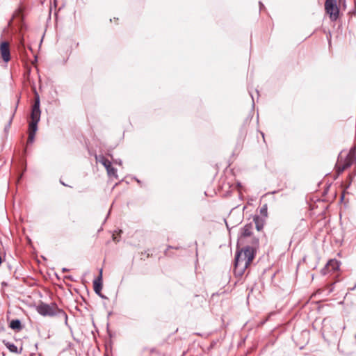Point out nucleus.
Returning <instances> with one entry per match:
<instances>
[{
	"label": "nucleus",
	"mask_w": 356,
	"mask_h": 356,
	"mask_svg": "<svg viewBox=\"0 0 356 356\" xmlns=\"http://www.w3.org/2000/svg\"><path fill=\"white\" fill-rule=\"evenodd\" d=\"M339 261L336 259H330L326 266L321 270V273L325 275L327 273L335 272L339 270Z\"/></svg>",
	"instance_id": "obj_5"
},
{
	"label": "nucleus",
	"mask_w": 356,
	"mask_h": 356,
	"mask_svg": "<svg viewBox=\"0 0 356 356\" xmlns=\"http://www.w3.org/2000/svg\"><path fill=\"white\" fill-rule=\"evenodd\" d=\"M115 163H118V164H119V165H121L122 161H115Z\"/></svg>",
	"instance_id": "obj_18"
},
{
	"label": "nucleus",
	"mask_w": 356,
	"mask_h": 356,
	"mask_svg": "<svg viewBox=\"0 0 356 356\" xmlns=\"http://www.w3.org/2000/svg\"><path fill=\"white\" fill-rule=\"evenodd\" d=\"M325 9L330 15L331 20L335 21L339 15V10L337 5L336 0H326L325 3Z\"/></svg>",
	"instance_id": "obj_3"
},
{
	"label": "nucleus",
	"mask_w": 356,
	"mask_h": 356,
	"mask_svg": "<svg viewBox=\"0 0 356 356\" xmlns=\"http://www.w3.org/2000/svg\"><path fill=\"white\" fill-rule=\"evenodd\" d=\"M40 99H39V97L37 96L36 99H35V104L32 108L31 120L40 121Z\"/></svg>",
	"instance_id": "obj_7"
},
{
	"label": "nucleus",
	"mask_w": 356,
	"mask_h": 356,
	"mask_svg": "<svg viewBox=\"0 0 356 356\" xmlns=\"http://www.w3.org/2000/svg\"><path fill=\"white\" fill-rule=\"evenodd\" d=\"M107 174L109 177H114L118 178L117 171L116 170L112 167V165L106 170Z\"/></svg>",
	"instance_id": "obj_14"
},
{
	"label": "nucleus",
	"mask_w": 356,
	"mask_h": 356,
	"mask_svg": "<svg viewBox=\"0 0 356 356\" xmlns=\"http://www.w3.org/2000/svg\"><path fill=\"white\" fill-rule=\"evenodd\" d=\"M39 121H34L31 120V122L29 123V132L35 133L36 132L38 129V123Z\"/></svg>",
	"instance_id": "obj_13"
},
{
	"label": "nucleus",
	"mask_w": 356,
	"mask_h": 356,
	"mask_svg": "<svg viewBox=\"0 0 356 356\" xmlns=\"http://www.w3.org/2000/svg\"><path fill=\"white\" fill-rule=\"evenodd\" d=\"M67 271H68V269H67L65 268H63V272H67Z\"/></svg>",
	"instance_id": "obj_19"
},
{
	"label": "nucleus",
	"mask_w": 356,
	"mask_h": 356,
	"mask_svg": "<svg viewBox=\"0 0 356 356\" xmlns=\"http://www.w3.org/2000/svg\"><path fill=\"white\" fill-rule=\"evenodd\" d=\"M339 3H342L343 1V0H339Z\"/></svg>",
	"instance_id": "obj_20"
},
{
	"label": "nucleus",
	"mask_w": 356,
	"mask_h": 356,
	"mask_svg": "<svg viewBox=\"0 0 356 356\" xmlns=\"http://www.w3.org/2000/svg\"><path fill=\"white\" fill-rule=\"evenodd\" d=\"M36 310L40 315L44 316H54L61 312L56 304L48 305L42 303L37 306Z\"/></svg>",
	"instance_id": "obj_2"
},
{
	"label": "nucleus",
	"mask_w": 356,
	"mask_h": 356,
	"mask_svg": "<svg viewBox=\"0 0 356 356\" xmlns=\"http://www.w3.org/2000/svg\"><path fill=\"white\" fill-rule=\"evenodd\" d=\"M254 221L255 222L256 228L258 231H260L263 228V224L260 222L258 217L254 218Z\"/></svg>",
	"instance_id": "obj_15"
},
{
	"label": "nucleus",
	"mask_w": 356,
	"mask_h": 356,
	"mask_svg": "<svg viewBox=\"0 0 356 356\" xmlns=\"http://www.w3.org/2000/svg\"><path fill=\"white\" fill-rule=\"evenodd\" d=\"M96 159L98 162L102 163L106 170L111 166V162L108 159L105 158L104 156H99V157H96Z\"/></svg>",
	"instance_id": "obj_10"
},
{
	"label": "nucleus",
	"mask_w": 356,
	"mask_h": 356,
	"mask_svg": "<svg viewBox=\"0 0 356 356\" xmlns=\"http://www.w3.org/2000/svg\"><path fill=\"white\" fill-rule=\"evenodd\" d=\"M93 287L95 293L100 296L102 289V270H100L99 276L94 280Z\"/></svg>",
	"instance_id": "obj_8"
},
{
	"label": "nucleus",
	"mask_w": 356,
	"mask_h": 356,
	"mask_svg": "<svg viewBox=\"0 0 356 356\" xmlns=\"http://www.w3.org/2000/svg\"><path fill=\"white\" fill-rule=\"evenodd\" d=\"M5 346H6V348L12 353H18L19 351H18V348L13 343L11 342H9V341H3Z\"/></svg>",
	"instance_id": "obj_11"
},
{
	"label": "nucleus",
	"mask_w": 356,
	"mask_h": 356,
	"mask_svg": "<svg viewBox=\"0 0 356 356\" xmlns=\"http://www.w3.org/2000/svg\"><path fill=\"white\" fill-rule=\"evenodd\" d=\"M35 133L29 132V138H28V143H33L35 137Z\"/></svg>",
	"instance_id": "obj_17"
},
{
	"label": "nucleus",
	"mask_w": 356,
	"mask_h": 356,
	"mask_svg": "<svg viewBox=\"0 0 356 356\" xmlns=\"http://www.w3.org/2000/svg\"><path fill=\"white\" fill-rule=\"evenodd\" d=\"M0 54L4 62L7 63L10 59L9 43L8 42H2L0 44Z\"/></svg>",
	"instance_id": "obj_6"
},
{
	"label": "nucleus",
	"mask_w": 356,
	"mask_h": 356,
	"mask_svg": "<svg viewBox=\"0 0 356 356\" xmlns=\"http://www.w3.org/2000/svg\"><path fill=\"white\" fill-rule=\"evenodd\" d=\"M260 213L264 216H267V205L264 204L260 209Z\"/></svg>",
	"instance_id": "obj_16"
},
{
	"label": "nucleus",
	"mask_w": 356,
	"mask_h": 356,
	"mask_svg": "<svg viewBox=\"0 0 356 356\" xmlns=\"http://www.w3.org/2000/svg\"><path fill=\"white\" fill-rule=\"evenodd\" d=\"M254 249L250 246L237 252L235 257V268L241 271L245 270L254 259Z\"/></svg>",
	"instance_id": "obj_1"
},
{
	"label": "nucleus",
	"mask_w": 356,
	"mask_h": 356,
	"mask_svg": "<svg viewBox=\"0 0 356 356\" xmlns=\"http://www.w3.org/2000/svg\"><path fill=\"white\" fill-rule=\"evenodd\" d=\"M252 230H253V225H252V224H251V223L247 224L242 229L241 235L243 236H245V237L250 236L252 234Z\"/></svg>",
	"instance_id": "obj_9"
},
{
	"label": "nucleus",
	"mask_w": 356,
	"mask_h": 356,
	"mask_svg": "<svg viewBox=\"0 0 356 356\" xmlns=\"http://www.w3.org/2000/svg\"><path fill=\"white\" fill-rule=\"evenodd\" d=\"M10 327L13 330H20L22 328V324L19 320H13L10 323Z\"/></svg>",
	"instance_id": "obj_12"
},
{
	"label": "nucleus",
	"mask_w": 356,
	"mask_h": 356,
	"mask_svg": "<svg viewBox=\"0 0 356 356\" xmlns=\"http://www.w3.org/2000/svg\"><path fill=\"white\" fill-rule=\"evenodd\" d=\"M355 160V149H351L349 154L347 155L346 159L342 161L340 159L337 163V168L339 172L344 171L346 169L349 168Z\"/></svg>",
	"instance_id": "obj_4"
}]
</instances>
